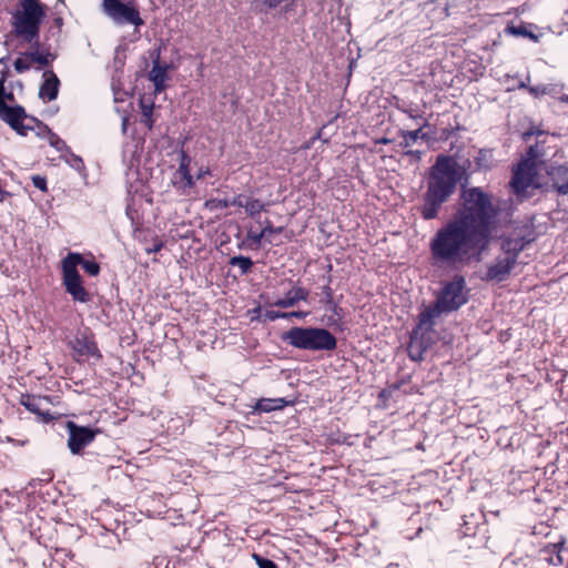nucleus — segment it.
Returning <instances> with one entry per match:
<instances>
[{
	"label": "nucleus",
	"instance_id": "1",
	"mask_svg": "<svg viewBox=\"0 0 568 568\" xmlns=\"http://www.w3.org/2000/svg\"><path fill=\"white\" fill-rule=\"evenodd\" d=\"M468 301L469 288L464 275L456 274L452 280L440 283V287L435 293V301L420 310L410 332L407 353L412 361H423L424 354L435 343L436 320L442 314L458 311Z\"/></svg>",
	"mask_w": 568,
	"mask_h": 568
},
{
	"label": "nucleus",
	"instance_id": "2",
	"mask_svg": "<svg viewBox=\"0 0 568 568\" xmlns=\"http://www.w3.org/2000/svg\"><path fill=\"white\" fill-rule=\"evenodd\" d=\"M460 179L462 172L457 161L450 155H437L429 169L426 190L417 209L425 221L438 217L443 204L455 193Z\"/></svg>",
	"mask_w": 568,
	"mask_h": 568
},
{
	"label": "nucleus",
	"instance_id": "3",
	"mask_svg": "<svg viewBox=\"0 0 568 568\" xmlns=\"http://www.w3.org/2000/svg\"><path fill=\"white\" fill-rule=\"evenodd\" d=\"M462 207L456 215L481 234V239L490 235V225L494 217V206L490 196L480 187L464 189L460 194Z\"/></svg>",
	"mask_w": 568,
	"mask_h": 568
},
{
	"label": "nucleus",
	"instance_id": "4",
	"mask_svg": "<svg viewBox=\"0 0 568 568\" xmlns=\"http://www.w3.org/2000/svg\"><path fill=\"white\" fill-rule=\"evenodd\" d=\"M78 265H81L83 271L90 276H97L100 273V265L94 260H85L81 254L72 252L62 262V283L65 292L75 302L89 303L92 296L83 286Z\"/></svg>",
	"mask_w": 568,
	"mask_h": 568
},
{
	"label": "nucleus",
	"instance_id": "5",
	"mask_svg": "<svg viewBox=\"0 0 568 568\" xmlns=\"http://www.w3.org/2000/svg\"><path fill=\"white\" fill-rule=\"evenodd\" d=\"M486 242L487 239H481V234L477 230L455 215L452 221L436 232L429 248H463V246L479 243H483L480 248H485Z\"/></svg>",
	"mask_w": 568,
	"mask_h": 568
},
{
	"label": "nucleus",
	"instance_id": "6",
	"mask_svg": "<svg viewBox=\"0 0 568 568\" xmlns=\"http://www.w3.org/2000/svg\"><path fill=\"white\" fill-rule=\"evenodd\" d=\"M8 74L9 68L4 64L0 71V120L7 123L19 135L27 136L29 131L34 130V126L29 123L24 124L23 122L26 120H28L30 123H34L36 125H41L42 122L33 115H29L22 105L8 104V102H14L13 92L8 91L6 88Z\"/></svg>",
	"mask_w": 568,
	"mask_h": 568
},
{
	"label": "nucleus",
	"instance_id": "7",
	"mask_svg": "<svg viewBox=\"0 0 568 568\" xmlns=\"http://www.w3.org/2000/svg\"><path fill=\"white\" fill-rule=\"evenodd\" d=\"M535 547L538 548L535 555V565L542 568L544 565L561 566L568 559V549L565 547V539L557 530L550 529L540 523L535 526Z\"/></svg>",
	"mask_w": 568,
	"mask_h": 568
},
{
	"label": "nucleus",
	"instance_id": "8",
	"mask_svg": "<svg viewBox=\"0 0 568 568\" xmlns=\"http://www.w3.org/2000/svg\"><path fill=\"white\" fill-rule=\"evenodd\" d=\"M44 18L45 6L40 0H18L12 12L14 33L28 41L37 39Z\"/></svg>",
	"mask_w": 568,
	"mask_h": 568
},
{
	"label": "nucleus",
	"instance_id": "9",
	"mask_svg": "<svg viewBox=\"0 0 568 568\" xmlns=\"http://www.w3.org/2000/svg\"><path fill=\"white\" fill-rule=\"evenodd\" d=\"M291 346L306 351H334L336 337L325 328L294 326L282 336Z\"/></svg>",
	"mask_w": 568,
	"mask_h": 568
},
{
	"label": "nucleus",
	"instance_id": "10",
	"mask_svg": "<svg viewBox=\"0 0 568 568\" xmlns=\"http://www.w3.org/2000/svg\"><path fill=\"white\" fill-rule=\"evenodd\" d=\"M532 185V144L525 150L523 159L513 168L509 182L511 193L518 200L527 196V190Z\"/></svg>",
	"mask_w": 568,
	"mask_h": 568
},
{
	"label": "nucleus",
	"instance_id": "11",
	"mask_svg": "<svg viewBox=\"0 0 568 568\" xmlns=\"http://www.w3.org/2000/svg\"><path fill=\"white\" fill-rule=\"evenodd\" d=\"M551 186L561 194L568 193V166H546L535 159V187Z\"/></svg>",
	"mask_w": 568,
	"mask_h": 568
},
{
	"label": "nucleus",
	"instance_id": "12",
	"mask_svg": "<svg viewBox=\"0 0 568 568\" xmlns=\"http://www.w3.org/2000/svg\"><path fill=\"white\" fill-rule=\"evenodd\" d=\"M483 251H432V264L445 271H460L470 260L480 261Z\"/></svg>",
	"mask_w": 568,
	"mask_h": 568
},
{
	"label": "nucleus",
	"instance_id": "13",
	"mask_svg": "<svg viewBox=\"0 0 568 568\" xmlns=\"http://www.w3.org/2000/svg\"><path fill=\"white\" fill-rule=\"evenodd\" d=\"M102 11L118 26L132 24L140 27L144 23L139 10L130 3L122 2V0H103Z\"/></svg>",
	"mask_w": 568,
	"mask_h": 568
},
{
	"label": "nucleus",
	"instance_id": "14",
	"mask_svg": "<svg viewBox=\"0 0 568 568\" xmlns=\"http://www.w3.org/2000/svg\"><path fill=\"white\" fill-rule=\"evenodd\" d=\"M70 347L72 349V357L77 363L88 362L91 358L95 362L102 359L94 334L89 329L77 334L74 339L70 342Z\"/></svg>",
	"mask_w": 568,
	"mask_h": 568
},
{
	"label": "nucleus",
	"instance_id": "15",
	"mask_svg": "<svg viewBox=\"0 0 568 568\" xmlns=\"http://www.w3.org/2000/svg\"><path fill=\"white\" fill-rule=\"evenodd\" d=\"M520 251H504L496 260L489 264L486 272L480 275L484 282L500 283L506 281L515 267Z\"/></svg>",
	"mask_w": 568,
	"mask_h": 568
},
{
	"label": "nucleus",
	"instance_id": "16",
	"mask_svg": "<svg viewBox=\"0 0 568 568\" xmlns=\"http://www.w3.org/2000/svg\"><path fill=\"white\" fill-rule=\"evenodd\" d=\"M252 11L261 16L263 22L267 21V16L275 11L273 17L286 18L294 9L293 0H253L251 2Z\"/></svg>",
	"mask_w": 568,
	"mask_h": 568
},
{
	"label": "nucleus",
	"instance_id": "17",
	"mask_svg": "<svg viewBox=\"0 0 568 568\" xmlns=\"http://www.w3.org/2000/svg\"><path fill=\"white\" fill-rule=\"evenodd\" d=\"M67 428L69 430L68 447L72 454L82 453L84 447L91 444L99 433V429L79 426L74 422H68Z\"/></svg>",
	"mask_w": 568,
	"mask_h": 568
},
{
	"label": "nucleus",
	"instance_id": "18",
	"mask_svg": "<svg viewBox=\"0 0 568 568\" xmlns=\"http://www.w3.org/2000/svg\"><path fill=\"white\" fill-rule=\"evenodd\" d=\"M45 400L53 404V397L50 395H33L22 393L19 398V404L22 405L29 413L34 414L42 423L49 424L55 419V416L50 410H42L39 406V400Z\"/></svg>",
	"mask_w": 568,
	"mask_h": 568
},
{
	"label": "nucleus",
	"instance_id": "19",
	"mask_svg": "<svg viewBox=\"0 0 568 568\" xmlns=\"http://www.w3.org/2000/svg\"><path fill=\"white\" fill-rule=\"evenodd\" d=\"M152 69L149 72V80L154 84V91L156 93L162 92L166 87L169 80L168 71L170 65L166 62L160 61V48L151 53Z\"/></svg>",
	"mask_w": 568,
	"mask_h": 568
},
{
	"label": "nucleus",
	"instance_id": "20",
	"mask_svg": "<svg viewBox=\"0 0 568 568\" xmlns=\"http://www.w3.org/2000/svg\"><path fill=\"white\" fill-rule=\"evenodd\" d=\"M233 206L243 209L245 214L253 220L261 216L263 211H266L267 203L245 193H240L232 197Z\"/></svg>",
	"mask_w": 568,
	"mask_h": 568
},
{
	"label": "nucleus",
	"instance_id": "21",
	"mask_svg": "<svg viewBox=\"0 0 568 568\" xmlns=\"http://www.w3.org/2000/svg\"><path fill=\"white\" fill-rule=\"evenodd\" d=\"M44 81L40 87L39 97L42 100H55L59 93L60 80L53 71L44 72Z\"/></svg>",
	"mask_w": 568,
	"mask_h": 568
},
{
	"label": "nucleus",
	"instance_id": "22",
	"mask_svg": "<svg viewBox=\"0 0 568 568\" xmlns=\"http://www.w3.org/2000/svg\"><path fill=\"white\" fill-rule=\"evenodd\" d=\"M310 292L301 286L292 287L283 298H278L273 303L274 306L282 308L291 307L297 304L300 301H306Z\"/></svg>",
	"mask_w": 568,
	"mask_h": 568
},
{
	"label": "nucleus",
	"instance_id": "23",
	"mask_svg": "<svg viewBox=\"0 0 568 568\" xmlns=\"http://www.w3.org/2000/svg\"><path fill=\"white\" fill-rule=\"evenodd\" d=\"M425 126H428L427 120H425L423 125L416 130L402 132L403 141L400 142V146L406 149L412 146L418 139H426L427 134L423 133V128Z\"/></svg>",
	"mask_w": 568,
	"mask_h": 568
},
{
	"label": "nucleus",
	"instance_id": "24",
	"mask_svg": "<svg viewBox=\"0 0 568 568\" xmlns=\"http://www.w3.org/2000/svg\"><path fill=\"white\" fill-rule=\"evenodd\" d=\"M475 171H487L491 168L493 151L488 149H480L474 158Z\"/></svg>",
	"mask_w": 568,
	"mask_h": 568
},
{
	"label": "nucleus",
	"instance_id": "25",
	"mask_svg": "<svg viewBox=\"0 0 568 568\" xmlns=\"http://www.w3.org/2000/svg\"><path fill=\"white\" fill-rule=\"evenodd\" d=\"M322 294L324 296L322 302L326 306H329L332 308L334 315L337 316V321H341L342 320V307H339L337 305V303H335L334 291L332 290V287L328 284H326L322 287Z\"/></svg>",
	"mask_w": 568,
	"mask_h": 568
},
{
	"label": "nucleus",
	"instance_id": "26",
	"mask_svg": "<svg viewBox=\"0 0 568 568\" xmlns=\"http://www.w3.org/2000/svg\"><path fill=\"white\" fill-rule=\"evenodd\" d=\"M174 184L182 190L193 187L194 180L190 169H178L174 173Z\"/></svg>",
	"mask_w": 568,
	"mask_h": 568
},
{
	"label": "nucleus",
	"instance_id": "27",
	"mask_svg": "<svg viewBox=\"0 0 568 568\" xmlns=\"http://www.w3.org/2000/svg\"><path fill=\"white\" fill-rule=\"evenodd\" d=\"M230 206H233L232 199L230 200L226 197H224V199L211 197L204 202V209L212 213L222 211Z\"/></svg>",
	"mask_w": 568,
	"mask_h": 568
},
{
	"label": "nucleus",
	"instance_id": "28",
	"mask_svg": "<svg viewBox=\"0 0 568 568\" xmlns=\"http://www.w3.org/2000/svg\"><path fill=\"white\" fill-rule=\"evenodd\" d=\"M39 128L43 126L48 131L49 135V144L54 148L61 154L69 152L70 146L65 143L63 139H61L57 133L52 132L47 125L43 123L38 125Z\"/></svg>",
	"mask_w": 568,
	"mask_h": 568
},
{
	"label": "nucleus",
	"instance_id": "29",
	"mask_svg": "<svg viewBox=\"0 0 568 568\" xmlns=\"http://www.w3.org/2000/svg\"><path fill=\"white\" fill-rule=\"evenodd\" d=\"M60 158L73 170L82 173L85 170L84 162L81 156L74 154L70 149L69 152H65L60 155Z\"/></svg>",
	"mask_w": 568,
	"mask_h": 568
},
{
	"label": "nucleus",
	"instance_id": "30",
	"mask_svg": "<svg viewBox=\"0 0 568 568\" xmlns=\"http://www.w3.org/2000/svg\"><path fill=\"white\" fill-rule=\"evenodd\" d=\"M31 62L38 63L42 67H47L53 60V57L50 53H44L40 51H31L24 54Z\"/></svg>",
	"mask_w": 568,
	"mask_h": 568
},
{
	"label": "nucleus",
	"instance_id": "31",
	"mask_svg": "<svg viewBox=\"0 0 568 568\" xmlns=\"http://www.w3.org/2000/svg\"><path fill=\"white\" fill-rule=\"evenodd\" d=\"M230 264L233 266H239L241 270V275H244L251 271V267L253 266V262L250 257L246 256H233L230 260Z\"/></svg>",
	"mask_w": 568,
	"mask_h": 568
},
{
	"label": "nucleus",
	"instance_id": "32",
	"mask_svg": "<svg viewBox=\"0 0 568 568\" xmlns=\"http://www.w3.org/2000/svg\"><path fill=\"white\" fill-rule=\"evenodd\" d=\"M140 106L142 110L141 123L151 130L153 128V104H148L144 101H141Z\"/></svg>",
	"mask_w": 568,
	"mask_h": 568
},
{
	"label": "nucleus",
	"instance_id": "33",
	"mask_svg": "<svg viewBox=\"0 0 568 568\" xmlns=\"http://www.w3.org/2000/svg\"><path fill=\"white\" fill-rule=\"evenodd\" d=\"M506 32L513 36H524L528 37L529 39H532V30H530L526 26H508L506 28Z\"/></svg>",
	"mask_w": 568,
	"mask_h": 568
},
{
	"label": "nucleus",
	"instance_id": "34",
	"mask_svg": "<svg viewBox=\"0 0 568 568\" xmlns=\"http://www.w3.org/2000/svg\"><path fill=\"white\" fill-rule=\"evenodd\" d=\"M253 409L258 413L273 412L271 398H260L253 406Z\"/></svg>",
	"mask_w": 568,
	"mask_h": 568
},
{
	"label": "nucleus",
	"instance_id": "35",
	"mask_svg": "<svg viewBox=\"0 0 568 568\" xmlns=\"http://www.w3.org/2000/svg\"><path fill=\"white\" fill-rule=\"evenodd\" d=\"M13 65H14V70L18 73H23L31 68V61L27 57L26 58L19 57L14 60Z\"/></svg>",
	"mask_w": 568,
	"mask_h": 568
},
{
	"label": "nucleus",
	"instance_id": "36",
	"mask_svg": "<svg viewBox=\"0 0 568 568\" xmlns=\"http://www.w3.org/2000/svg\"><path fill=\"white\" fill-rule=\"evenodd\" d=\"M253 557L256 560L258 568H278L277 565L268 558H264L256 554Z\"/></svg>",
	"mask_w": 568,
	"mask_h": 568
},
{
	"label": "nucleus",
	"instance_id": "37",
	"mask_svg": "<svg viewBox=\"0 0 568 568\" xmlns=\"http://www.w3.org/2000/svg\"><path fill=\"white\" fill-rule=\"evenodd\" d=\"M191 156L184 151L181 150L179 153V168L178 169H190Z\"/></svg>",
	"mask_w": 568,
	"mask_h": 568
},
{
	"label": "nucleus",
	"instance_id": "38",
	"mask_svg": "<svg viewBox=\"0 0 568 568\" xmlns=\"http://www.w3.org/2000/svg\"><path fill=\"white\" fill-rule=\"evenodd\" d=\"M32 184L34 187H37L40 191H47V179L41 175H34L32 176Z\"/></svg>",
	"mask_w": 568,
	"mask_h": 568
},
{
	"label": "nucleus",
	"instance_id": "39",
	"mask_svg": "<svg viewBox=\"0 0 568 568\" xmlns=\"http://www.w3.org/2000/svg\"><path fill=\"white\" fill-rule=\"evenodd\" d=\"M273 410L283 409L286 407L290 402H287L285 398L278 397V398H271Z\"/></svg>",
	"mask_w": 568,
	"mask_h": 568
},
{
	"label": "nucleus",
	"instance_id": "40",
	"mask_svg": "<svg viewBox=\"0 0 568 568\" xmlns=\"http://www.w3.org/2000/svg\"><path fill=\"white\" fill-rule=\"evenodd\" d=\"M266 318L270 321H275L277 318H287L288 313H282V312H275V311H267L265 314Z\"/></svg>",
	"mask_w": 568,
	"mask_h": 568
},
{
	"label": "nucleus",
	"instance_id": "41",
	"mask_svg": "<svg viewBox=\"0 0 568 568\" xmlns=\"http://www.w3.org/2000/svg\"><path fill=\"white\" fill-rule=\"evenodd\" d=\"M206 175H211V169L209 166H202L199 169L197 173H196V179L197 180H201L203 178H205Z\"/></svg>",
	"mask_w": 568,
	"mask_h": 568
},
{
	"label": "nucleus",
	"instance_id": "42",
	"mask_svg": "<svg viewBox=\"0 0 568 568\" xmlns=\"http://www.w3.org/2000/svg\"><path fill=\"white\" fill-rule=\"evenodd\" d=\"M405 155H407V156H412V158H414V159H416V160H420V159H422V156H423V152H422V151H419V150H407V151L405 152Z\"/></svg>",
	"mask_w": 568,
	"mask_h": 568
},
{
	"label": "nucleus",
	"instance_id": "43",
	"mask_svg": "<svg viewBox=\"0 0 568 568\" xmlns=\"http://www.w3.org/2000/svg\"><path fill=\"white\" fill-rule=\"evenodd\" d=\"M273 230L271 226H266L262 230L261 234L258 235V240L261 239H265L267 236L268 233H272Z\"/></svg>",
	"mask_w": 568,
	"mask_h": 568
},
{
	"label": "nucleus",
	"instance_id": "44",
	"mask_svg": "<svg viewBox=\"0 0 568 568\" xmlns=\"http://www.w3.org/2000/svg\"><path fill=\"white\" fill-rule=\"evenodd\" d=\"M523 140L528 141L532 136V126L528 128L523 134Z\"/></svg>",
	"mask_w": 568,
	"mask_h": 568
},
{
	"label": "nucleus",
	"instance_id": "45",
	"mask_svg": "<svg viewBox=\"0 0 568 568\" xmlns=\"http://www.w3.org/2000/svg\"><path fill=\"white\" fill-rule=\"evenodd\" d=\"M405 112L408 114V116L410 119H415L416 120V119H420L422 118V115L416 113L413 109L406 110Z\"/></svg>",
	"mask_w": 568,
	"mask_h": 568
},
{
	"label": "nucleus",
	"instance_id": "46",
	"mask_svg": "<svg viewBox=\"0 0 568 568\" xmlns=\"http://www.w3.org/2000/svg\"><path fill=\"white\" fill-rule=\"evenodd\" d=\"M291 316H294V317H297V318H302L305 316V313L303 312H292V313H288V317Z\"/></svg>",
	"mask_w": 568,
	"mask_h": 568
},
{
	"label": "nucleus",
	"instance_id": "47",
	"mask_svg": "<svg viewBox=\"0 0 568 568\" xmlns=\"http://www.w3.org/2000/svg\"><path fill=\"white\" fill-rule=\"evenodd\" d=\"M519 88H527V89H528V91H529L530 93H532V88H531V87H527V85H526V83H525V82H523V81L519 83Z\"/></svg>",
	"mask_w": 568,
	"mask_h": 568
},
{
	"label": "nucleus",
	"instance_id": "48",
	"mask_svg": "<svg viewBox=\"0 0 568 568\" xmlns=\"http://www.w3.org/2000/svg\"><path fill=\"white\" fill-rule=\"evenodd\" d=\"M54 22H55L58 26H61V24H62V18H61V17L55 18V19H54Z\"/></svg>",
	"mask_w": 568,
	"mask_h": 568
},
{
	"label": "nucleus",
	"instance_id": "49",
	"mask_svg": "<svg viewBox=\"0 0 568 568\" xmlns=\"http://www.w3.org/2000/svg\"><path fill=\"white\" fill-rule=\"evenodd\" d=\"M162 243H155L152 248L159 250L162 248Z\"/></svg>",
	"mask_w": 568,
	"mask_h": 568
},
{
	"label": "nucleus",
	"instance_id": "50",
	"mask_svg": "<svg viewBox=\"0 0 568 568\" xmlns=\"http://www.w3.org/2000/svg\"><path fill=\"white\" fill-rule=\"evenodd\" d=\"M122 129H123V131H125V129H126V119L125 118L123 119V122H122Z\"/></svg>",
	"mask_w": 568,
	"mask_h": 568
},
{
	"label": "nucleus",
	"instance_id": "51",
	"mask_svg": "<svg viewBox=\"0 0 568 568\" xmlns=\"http://www.w3.org/2000/svg\"><path fill=\"white\" fill-rule=\"evenodd\" d=\"M379 142H381V143L386 144V143H388V142H389V140H388V139H386V138H384V139H382Z\"/></svg>",
	"mask_w": 568,
	"mask_h": 568
},
{
	"label": "nucleus",
	"instance_id": "52",
	"mask_svg": "<svg viewBox=\"0 0 568 568\" xmlns=\"http://www.w3.org/2000/svg\"><path fill=\"white\" fill-rule=\"evenodd\" d=\"M50 548H51V549H54L55 551H58V550H59V547H58V546H55V545L50 546Z\"/></svg>",
	"mask_w": 568,
	"mask_h": 568
},
{
	"label": "nucleus",
	"instance_id": "53",
	"mask_svg": "<svg viewBox=\"0 0 568 568\" xmlns=\"http://www.w3.org/2000/svg\"><path fill=\"white\" fill-rule=\"evenodd\" d=\"M4 63V58H1L0 59V64H3Z\"/></svg>",
	"mask_w": 568,
	"mask_h": 568
},
{
	"label": "nucleus",
	"instance_id": "54",
	"mask_svg": "<svg viewBox=\"0 0 568 568\" xmlns=\"http://www.w3.org/2000/svg\"><path fill=\"white\" fill-rule=\"evenodd\" d=\"M58 2H60V3L64 4V0H58Z\"/></svg>",
	"mask_w": 568,
	"mask_h": 568
}]
</instances>
